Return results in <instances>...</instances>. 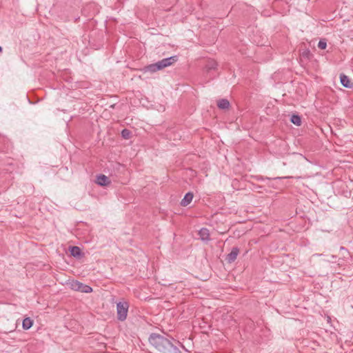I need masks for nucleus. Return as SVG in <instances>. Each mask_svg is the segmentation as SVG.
I'll return each mask as SVG.
<instances>
[{
  "label": "nucleus",
  "instance_id": "15",
  "mask_svg": "<svg viewBox=\"0 0 353 353\" xmlns=\"http://www.w3.org/2000/svg\"><path fill=\"white\" fill-rule=\"evenodd\" d=\"M121 135L124 139H128L130 137V132L128 129H123L121 131Z\"/></svg>",
  "mask_w": 353,
  "mask_h": 353
},
{
  "label": "nucleus",
  "instance_id": "6",
  "mask_svg": "<svg viewBox=\"0 0 353 353\" xmlns=\"http://www.w3.org/2000/svg\"><path fill=\"white\" fill-rule=\"evenodd\" d=\"M110 183L109 178L104 174H99L97 178V183L99 185L105 186Z\"/></svg>",
  "mask_w": 353,
  "mask_h": 353
},
{
  "label": "nucleus",
  "instance_id": "14",
  "mask_svg": "<svg viewBox=\"0 0 353 353\" xmlns=\"http://www.w3.org/2000/svg\"><path fill=\"white\" fill-rule=\"evenodd\" d=\"M291 122L294 125L299 126L301 124V119L299 115L293 114L290 119Z\"/></svg>",
  "mask_w": 353,
  "mask_h": 353
},
{
  "label": "nucleus",
  "instance_id": "8",
  "mask_svg": "<svg viewBox=\"0 0 353 353\" xmlns=\"http://www.w3.org/2000/svg\"><path fill=\"white\" fill-rule=\"evenodd\" d=\"M193 196V193L190 192L185 194L183 199L181 201V205L183 207L188 205L192 201Z\"/></svg>",
  "mask_w": 353,
  "mask_h": 353
},
{
  "label": "nucleus",
  "instance_id": "9",
  "mask_svg": "<svg viewBox=\"0 0 353 353\" xmlns=\"http://www.w3.org/2000/svg\"><path fill=\"white\" fill-rule=\"evenodd\" d=\"M216 67H217V63L214 60L210 59V60L208 61V62L205 66V70L208 73H209L212 70H215L216 69Z\"/></svg>",
  "mask_w": 353,
  "mask_h": 353
},
{
  "label": "nucleus",
  "instance_id": "7",
  "mask_svg": "<svg viewBox=\"0 0 353 353\" xmlns=\"http://www.w3.org/2000/svg\"><path fill=\"white\" fill-rule=\"evenodd\" d=\"M199 238L203 241H208L210 240V232L209 230L203 228L199 231Z\"/></svg>",
  "mask_w": 353,
  "mask_h": 353
},
{
  "label": "nucleus",
  "instance_id": "12",
  "mask_svg": "<svg viewBox=\"0 0 353 353\" xmlns=\"http://www.w3.org/2000/svg\"><path fill=\"white\" fill-rule=\"evenodd\" d=\"M33 325V321L29 318V317H27V318H25L23 321V323H22V327L27 330L28 329H30Z\"/></svg>",
  "mask_w": 353,
  "mask_h": 353
},
{
  "label": "nucleus",
  "instance_id": "10",
  "mask_svg": "<svg viewBox=\"0 0 353 353\" xmlns=\"http://www.w3.org/2000/svg\"><path fill=\"white\" fill-rule=\"evenodd\" d=\"M217 106L219 107V108L222 110L228 109L230 107V102L228 99H221L218 101Z\"/></svg>",
  "mask_w": 353,
  "mask_h": 353
},
{
  "label": "nucleus",
  "instance_id": "16",
  "mask_svg": "<svg viewBox=\"0 0 353 353\" xmlns=\"http://www.w3.org/2000/svg\"><path fill=\"white\" fill-rule=\"evenodd\" d=\"M318 47H319V48H320L321 50L325 49L327 47L326 41L325 40H320L318 43Z\"/></svg>",
  "mask_w": 353,
  "mask_h": 353
},
{
  "label": "nucleus",
  "instance_id": "2",
  "mask_svg": "<svg viewBox=\"0 0 353 353\" xmlns=\"http://www.w3.org/2000/svg\"><path fill=\"white\" fill-rule=\"evenodd\" d=\"M178 58L176 56H172L168 58L163 59L161 61H157L155 63L150 64L145 68V71L150 72H155L158 70H162L166 67H168L175 62H176Z\"/></svg>",
  "mask_w": 353,
  "mask_h": 353
},
{
  "label": "nucleus",
  "instance_id": "3",
  "mask_svg": "<svg viewBox=\"0 0 353 353\" xmlns=\"http://www.w3.org/2000/svg\"><path fill=\"white\" fill-rule=\"evenodd\" d=\"M129 304L128 302H119L117 304V319L123 321L126 319L128 312Z\"/></svg>",
  "mask_w": 353,
  "mask_h": 353
},
{
  "label": "nucleus",
  "instance_id": "1",
  "mask_svg": "<svg viewBox=\"0 0 353 353\" xmlns=\"http://www.w3.org/2000/svg\"><path fill=\"white\" fill-rule=\"evenodd\" d=\"M150 343L163 353H181L179 349L163 336L152 333L149 337Z\"/></svg>",
  "mask_w": 353,
  "mask_h": 353
},
{
  "label": "nucleus",
  "instance_id": "13",
  "mask_svg": "<svg viewBox=\"0 0 353 353\" xmlns=\"http://www.w3.org/2000/svg\"><path fill=\"white\" fill-rule=\"evenodd\" d=\"M70 254L74 257H80L82 256L81 249L77 246H72L70 249Z\"/></svg>",
  "mask_w": 353,
  "mask_h": 353
},
{
  "label": "nucleus",
  "instance_id": "4",
  "mask_svg": "<svg viewBox=\"0 0 353 353\" xmlns=\"http://www.w3.org/2000/svg\"><path fill=\"white\" fill-rule=\"evenodd\" d=\"M70 288L73 290L83 293H90L92 292V288L91 287L85 285L78 281H72L70 283Z\"/></svg>",
  "mask_w": 353,
  "mask_h": 353
},
{
  "label": "nucleus",
  "instance_id": "5",
  "mask_svg": "<svg viewBox=\"0 0 353 353\" xmlns=\"http://www.w3.org/2000/svg\"><path fill=\"white\" fill-rule=\"evenodd\" d=\"M239 253V248L236 247H234L232 249L231 252L227 255L226 261L229 263L234 262L236 259Z\"/></svg>",
  "mask_w": 353,
  "mask_h": 353
},
{
  "label": "nucleus",
  "instance_id": "17",
  "mask_svg": "<svg viewBox=\"0 0 353 353\" xmlns=\"http://www.w3.org/2000/svg\"><path fill=\"white\" fill-rule=\"evenodd\" d=\"M2 50H3V48H2V47H1V46H0V52H2Z\"/></svg>",
  "mask_w": 353,
  "mask_h": 353
},
{
  "label": "nucleus",
  "instance_id": "11",
  "mask_svg": "<svg viewBox=\"0 0 353 353\" xmlns=\"http://www.w3.org/2000/svg\"><path fill=\"white\" fill-rule=\"evenodd\" d=\"M340 80H341V84L345 87V88H351L352 87V85L350 83V81L349 79V78L343 74H341L340 75Z\"/></svg>",
  "mask_w": 353,
  "mask_h": 353
}]
</instances>
